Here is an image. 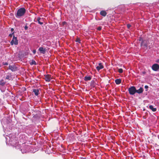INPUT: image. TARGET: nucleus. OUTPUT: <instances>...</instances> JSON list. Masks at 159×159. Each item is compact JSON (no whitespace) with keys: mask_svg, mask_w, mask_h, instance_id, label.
<instances>
[{"mask_svg":"<svg viewBox=\"0 0 159 159\" xmlns=\"http://www.w3.org/2000/svg\"><path fill=\"white\" fill-rule=\"evenodd\" d=\"M76 42H78L79 43H80V40L79 38H77L76 39Z\"/></svg>","mask_w":159,"mask_h":159,"instance_id":"nucleus-22","label":"nucleus"},{"mask_svg":"<svg viewBox=\"0 0 159 159\" xmlns=\"http://www.w3.org/2000/svg\"><path fill=\"white\" fill-rule=\"evenodd\" d=\"M39 51L41 53L44 54L45 53L46 49L44 48L43 47H40L39 49Z\"/></svg>","mask_w":159,"mask_h":159,"instance_id":"nucleus-10","label":"nucleus"},{"mask_svg":"<svg viewBox=\"0 0 159 159\" xmlns=\"http://www.w3.org/2000/svg\"><path fill=\"white\" fill-rule=\"evenodd\" d=\"M156 62L157 63H159V59H158V60H157V61H156Z\"/></svg>","mask_w":159,"mask_h":159,"instance_id":"nucleus-31","label":"nucleus"},{"mask_svg":"<svg viewBox=\"0 0 159 159\" xmlns=\"http://www.w3.org/2000/svg\"><path fill=\"white\" fill-rule=\"evenodd\" d=\"M131 26V25L129 24H128L127 25V28L129 29Z\"/></svg>","mask_w":159,"mask_h":159,"instance_id":"nucleus-25","label":"nucleus"},{"mask_svg":"<svg viewBox=\"0 0 159 159\" xmlns=\"http://www.w3.org/2000/svg\"><path fill=\"white\" fill-rule=\"evenodd\" d=\"M28 28V26L27 25H25L24 27V29H25V30H27Z\"/></svg>","mask_w":159,"mask_h":159,"instance_id":"nucleus-26","label":"nucleus"},{"mask_svg":"<svg viewBox=\"0 0 159 159\" xmlns=\"http://www.w3.org/2000/svg\"><path fill=\"white\" fill-rule=\"evenodd\" d=\"M30 64L31 65H36V63L34 60H32L31 61V63H30Z\"/></svg>","mask_w":159,"mask_h":159,"instance_id":"nucleus-18","label":"nucleus"},{"mask_svg":"<svg viewBox=\"0 0 159 159\" xmlns=\"http://www.w3.org/2000/svg\"><path fill=\"white\" fill-rule=\"evenodd\" d=\"M5 83L6 82L3 80L0 81V85H1L3 86L5 84Z\"/></svg>","mask_w":159,"mask_h":159,"instance_id":"nucleus-17","label":"nucleus"},{"mask_svg":"<svg viewBox=\"0 0 159 159\" xmlns=\"http://www.w3.org/2000/svg\"><path fill=\"white\" fill-rule=\"evenodd\" d=\"M14 32H12V34H9V36L10 37H12V35L13 34H14Z\"/></svg>","mask_w":159,"mask_h":159,"instance_id":"nucleus-23","label":"nucleus"},{"mask_svg":"<svg viewBox=\"0 0 159 159\" xmlns=\"http://www.w3.org/2000/svg\"><path fill=\"white\" fill-rule=\"evenodd\" d=\"M128 91L130 95H134L136 92V89L134 86H132L128 89Z\"/></svg>","mask_w":159,"mask_h":159,"instance_id":"nucleus-2","label":"nucleus"},{"mask_svg":"<svg viewBox=\"0 0 159 159\" xmlns=\"http://www.w3.org/2000/svg\"><path fill=\"white\" fill-rule=\"evenodd\" d=\"M3 64L4 65H8V63L7 62H3Z\"/></svg>","mask_w":159,"mask_h":159,"instance_id":"nucleus-27","label":"nucleus"},{"mask_svg":"<svg viewBox=\"0 0 159 159\" xmlns=\"http://www.w3.org/2000/svg\"><path fill=\"white\" fill-rule=\"evenodd\" d=\"M36 51L35 50H34L33 51V53L34 54H35L36 53Z\"/></svg>","mask_w":159,"mask_h":159,"instance_id":"nucleus-28","label":"nucleus"},{"mask_svg":"<svg viewBox=\"0 0 159 159\" xmlns=\"http://www.w3.org/2000/svg\"><path fill=\"white\" fill-rule=\"evenodd\" d=\"M100 14L101 16L104 17L106 16L107 13L105 11H102L100 12Z\"/></svg>","mask_w":159,"mask_h":159,"instance_id":"nucleus-12","label":"nucleus"},{"mask_svg":"<svg viewBox=\"0 0 159 159\" xmlns=\"http://www.w3.org/2000/svg\"><path fill=\"white\" fill-rule=\"evenodd\" d=\"M44 79L47 82H49L51 79V75H44Z\"/></svg>","mask_w":159,"mask_h":159,"instance_id":"nucleus-6","label":"nucleus"},{"mask_svg":"<svg viewBox=\"0 0 159 159\" xmlns=\"http://www.w3.org/2000/svg\"><path fill=\"white\" fill-rule=\"evenodd\" d=\"M33 92L34 93L35 95L37 96L38 95L39 93V90L38 89H34Z\"/></svg>","mask_w":159,"mask_h":159,"instance_id":"nucleus-11","label":"nucleus"},{"mask_svg":"<svg viewBox=\"0 0 159 159\" xmlns=\"http://www.w3.org/2000/svg\"><path fill=\"white\" fill-rule=\"evenodd\" d=\"M91 77L90 76H85L84 77V80L85 81H89V80H91Z\"/></svg>","mask_w":159,"mask_h":159,"instance_id":"nucleus-15","label":"nucleus"},{"mask_svg":"<svg viewBox=\"0 0 159 159\" xmlns=\"http://www.w3.org/2000/svg\"><path fill=\"white\" fill-rule=\"evenodd\" d=\"M10 43L11 45H13L14 44L17 45L18 44V40H17V37H15L13 35V39L11 42Z\"/></svg>","mask_w":159,"mask_h":159,"instance_id":"nucleus-3","label":"nucleus"},{"mask_svg":"<svg viewBox=\"0 0 159 159\" xmlns=\"http://www.w3.org/2000/svg\"><path fill=\"white\" fill-rule=\"evenodd\" d=\"M152 70L155 71H157L159 69V65L157 64H154L152 67Z\"/></svg>","mask_w":159,"mask_h":159,"instance_id":"nucleus-4","label":"nucleus"},{"mask_svg":"<svg viewBox=\"0 0 159 159\" xmlns=\"http://www.w3.org/2000/svg\"><path fill=\"white\" fill-rule=\"evenodd\" d=\"M37 20L38 23L40 25H42L43 24V18H41L39 17H38L37 18Z\"/></svg>","mask_w":159,"mask_h":159,"instance_id":"nucleus-9","label":"nucleus"},{"mask_svg":"<svg viewBox=\"0 0 159 159\" xmlns=\"http://www.w3.org/2000/svg\"><path fill=\"white\" fill-rule=\"evenodd\" d=\"M91 85L93 87H94L95 86V82L94 81H92L91 82Z\"/></svg>","mask_w":159,"mask_h":159,"instance_id":"nucleus-19","label":"nucleus"},{"mask_svg":"<svg viewBox=\"0 0 159 159\" xmlns=\"http://www.w3.org/2000/svg\"><path fill=\"white\" fill-rule=\"evenodd\" d=\"M149 108L151 109L153 111H156L157 109L155 108H154L153 106L150 105L149 106Z\"/></svg>","mask_w":159,"mask_h":159,"instance_id":"nucleus-16","label":"nucleus"},{"mask_svg":"<svg viewBox=\"0 0 159 159\" xmlns=\"http://www.w3.org/2000/svg\"><path fill=\"white\" fill-rule=\"evenodd\" d=\"M118 71L119 73H121L123 72V69L121 68L118 69Z\"/></svg>","mask_w":159,"mask_h":159,"instance_id":"nucleus-21","label":"nucleus"},{"mask_svg":"<svg viewBox=\"0 0 159 159\" xmlns=\"http://www.w3.org/2000/svg\"><path fill=\"white\" fill-rule=\"evenodd\" d=\"M26 11L24 7H21L19 9L16 13L15 14V16L17 18H20L23 16L25 15Z\"/></svg>","mask_w":159,"mask_h":159,"instance_id":"nucleus-1","label":"nucleus"},{"mask_svg":"<svg viewBox=\"0 0 159 159\" xmlns=\"http://www.w3.org/2000/svg\"><path fill=\"white\" fill-rule=\"evenodd\" d=\"M97 29L99 31L101 30L102 29V27L101 26H99L98 27Z\"/></svg>","mask_w":159,"mask_h":159,"instance_id":"nucleus-24","label":"nucleus"},{"mask_svg":"<svg viewBox=\"0 0 159 159\" xmlns=\"http://www.w3.org/2000/svg\"><path fill=\"white\" fill-rule=\"evenodd\" d=\"M139 41H141L142 42L141 43V46H142L143 45L145 47L147 48L148 47L147 44L145 42V41H143L141 38H140L139 40Z\"/></svg>","mask_w":159,"mask_h":159,"instance_id":"nucleus-8","label":"nucleus"},{"mask_svg":"<svg viewBox=\"0 0 159 159\" xmlns=\"http://www.w3.org/2000/svg\"><path fill=\"white\" fill-rule=\"evenodd\" d=\"M104 68V66L102 65V63H100L98 64V66L96 67V69L97 70L99 71L100 69H102Z\"/></svg>","mask_w":159,"mask_h":159,"instance_id":"nucleus-7","label":"nucleus"},{"mask_svg":"<svg viewBox=\"0 0 159 159\" xmlns=\"http://www.w3.org/2000/svg\"><path fill=\"white\" fill-rule=\"evenodd\" d=\"M11 76L8 75L7 76L5 79H6L10 80L11 79Z\"/></svg>","mask_w":159,"mask_h":159,"instance_id":"nucleus-20","label":"nucleus"},{"mask_svg":"<svg viewBox=\"0 0 159 159\" xmlns=\"http://www.w3.org/2000/svg\"><path fill=\"white\" fill-rule=\"evenodd\" d=\"M144 87H145V89H147V88H148V86H147V85H145V86Z\"/></svg>","mask_w":159,"mask_h":159,"instance_id":"nucleus-29","label":"nucleus"},{"mask_svg":"<svg viewBox=\"0 0 159 159\" xmlns=\"http://www.w3.org/2000/svg\"><path fill=\"white\" fill-rule=\"evenodd\" d=\"M143 89L142 87H140L138 90H136V93L139 94L141 93H143Z\"/></svg>","mask_w":159,"mask_h":159,"instance_id":"nucleus-13","label":"nucleus"},{"mask_svg":"<svg viewBox=\"0 0 159 159\" xmlns=\"http://www.w3.org/2000/svg\"><path fill=\"white\" fill-rule=\"evenodd\" d=\"M14 30L13 28H12L11 29V31L12 32H13V31Z\"/></svg>","mask_w":159,"mask_h":159,"instance_id":"nucleus-30","label":"nucleus"},{"mask_svg":"<svg viewBox=\"0 0 159 159\" xmlns=\"http://www.w3.org/2000/svg\"><path fill=\"white\" fill-rule=\"evenodd\" d=\"M121 80L120 79H116L115 80V82L116 84H119L121 83Z\"/></svg>","mask_w":159,"mask_h":159,"instance_id":"nucleus-14","label":"nucleus"},{"mask_svg":"<svg viewBox=\"0 0 159 159\" xmlns=\"http://www.w3.org/2000/svg\"><path fill=\"white\" fill-rule=\"evenodd\" d=\"M9 69L12 71H14L16 70L17 69V68L16 66L15 65H12L9 66Z\"/></svg>","mask_w":159,"mask_h":159,"instance_id":"nucleus-5","label":"nucleus"}]
</instances>
